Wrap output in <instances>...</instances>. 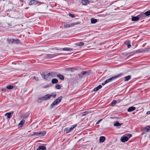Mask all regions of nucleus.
<instances>
[{
  "label": "nucleus",
  "mask_w": 150,
  "mask_h": 150,
  "mask_svg": "<svg viewBox=\"0 0 150 150\" xmlns=\"http://www.w3.org/2000/svg\"><path fill=\"white\" fill-rule=\"evenodd\" d=\"M122 74H118L117 75L115 76H112L109 79H106L105 81L104 82L105 83V84L108 83L109 82H111L112 81V80L117 78L118 77H119Z\"/></svg>",
  "instance_id": "1"
},
{
  "label": "nucleus",
  "mask_w": 150,
  "mask_h": 150,
  "mask_svg": "<svg viewBox=\"0 0 150 150\" xmlns=\"http://www.w3.org/2000/svg\"><path fill=\"white\" fill-rule=\"evenodd\" d=\"M76 126V124L72 126L70 128H66L64 129V131L66 132L67 133H68L69 132H71L72 130H73L74 128Z\"/></svg>",
  "instance_id": "2"
},
{
  "label": "nucleus",
  "mask_w": 150,
  "mask_h": 150,
  "mask_svg": "<svg viewBox=\"0 0 150 150\" xmlns=\"http://www.w3.org/2000/svg\"><path fill=\"white\" fill-rule=\"evenodd\" d=\"M38 3L42 4L43 3H42L35 0H31L30 1L29 4L30 5H31L33 4L36 5Z\"/></svg>",
  "instance_id": "3"
},
{
  "label": "nucleus",
  "mask_w": 150,
  "mask_h": 150,
  "mask_svg": "<svg viewBox=\"0 0 150 150\" xmlns=\"http://www.w3.org/2000/svg\"><path fill=\"white\" fill-rule=\"evenodd\" d=\"M129 139L128 137L126 136H123L121 137V140L123 142H127Z\"/></svg>",
  "instance_id": "4"
},
{
  "label": "nucleus",
  "mask_w": 150,
  "mask_h": 150,
  "mask_svg": "<svg viewBox=\"0 0 150 150\" xmlns=\"http://www.w3.org/2000/svg\"><path fill=\"white\" fill-rule=\"evenodd\" d=\"M13 111H11L10 112H7L5 114V116H7V118H10L12 117V116L13 115Z\"/></svg>",
  "instance_id": "5"
},
{
  "label": "nucleus",
  "mask_w": 150,
  "mask_h": 150,
  "mask_svg": "<svg viewBox=\"0 0 150 150\" xmlns=\"http://www.w3.org/2000/svg\"><path fill=\"white\" fill-rule=\"evenodd\" d=\"M42 97V98L44 100H47L50 98V94H46Z\"/></svg>",
  "instance_id": "6"
},
{
  "label": "nucleus",
  "mask_w": 150,
  "mask_h": 150,
  "mask_svg": "<svg viewBox=\"0 0 150 150\" xmlns=\"http://www.w3.org/2000/svg\"><path fill=\"white\" fill-rule=\"evenodd\" d=\"M41 75L42 76V77L45 80H47V79L48 77H49L48 75H47V74H45L44 72H42V73H40Z\"/></svg>",
  "instance_id": "7"
},
{
  "label": "nucleus",
  "mask_w": 150,
  "mask_h": 150,
  "mask_svg": "<svg viewBox=\"0 0 150 150\" xmlns=\"http://www.w3.org/2000/svg\"><path fill=\"white\" fill-rule=\"evenodd\" d=\"M46 134L45 131H42V132H38V136L39 137H42L44 136Z\"/></svg>",
  "instance_id": "8"
},
{
  "label": "nucleus",
  "mask_w": 150,
  "mask_h": 150,
  "mask_svg": "<svg viewBox=\"0 0 150 150\" xmlns=\"http://www.w3.org/2000/svg\"><path fill=\"white\" fill-rule=\"evenodd\" d=\"M55 56L54 54H46L45 57L47 59H50Z\"/></svg>",
  "instance_id": "9"
},
{
  "label": "nucleus",
  "mask_w": 150,
  "mask_h": 150,
  "mask_svg": "<svg viewBox=\"0 0 150 150\" xmlns=\"http://www.w3.org/2000/svg\"><path fill=\"white\" fill-rule=\"evenodd\" d=\"M59 50H62L64 51H71L73 50V49L69 47H65L62 49H60Z\"/></svg>",
  "instance_id": "10"
},
{
  "label": "nucleus",
  "mask_w": 150,
  "mask_h": 150,
  "mask_svg": "<svg viewBox=\"0 0 150 150\" xmlns=\"http://www.w3.org/2000/svg\"><path fill=\"white\" fill-rule=\"evenodd\" d=\"M139 19L138 15L136 16H132V20L133 21H138Z\"/></svg>",
  "instance_id": "11"
},
{
  "label": "nucleus",
  "mask_w": 150,
  "mask_h": 150,
  "mask_svg": "<svg viewBox=\"0 0 150 150\" xmlns=\"http://www.w3.org/2000/svg\"><path fill=\"white\" fill-rule=\"evenodd\" d=\"M136 109V107L134 106H131L129 108L127 111L128 112H131L134 110Z\"/></svg>",
  "instance_id": "12"
},
{
  "label": "nucleus",
  "mask_w": 150,
  "mask_h": 150,
  "mask_svg": "<svg viewBox=\"0 0 150 150\" xmlns=\"http://www.w3.org/2000/svg\"><path fill=\"white\" fill-rule=\"evenodd\" d=\"M46 148L45 146H38L36 150H46Z\"/></svg>",
  "instance_id": "13"
},
{
  "label": "nucleus",
  "mask_w": 150,
  "mask_h": 150,
  "mask_svg": "<svg viewBox=\"0 0 150 150\" xmlns=\"http://www.w3.org/2000/svg\"><path fill=\"white\" fill-rule=\"evenodd\" d=\"M11 40H12V42H11V43H15L17 44L20 43V41L18 39H16V40L13 39Z\"/></svg>",
  "instance_id": "14"
},
{
  "label": "nucleus",
  "mask_w": 150,
  "mask_h": 150,
  "mask_svg": "<svg viewBox=\"0 0 150 150\" xmlns=\"http://www.w3.org/2000/svg\"><path fill=\"white\" fill-rule=\"evenodd\" d=\"M82 3L83 5H86L89 3L88 0H81Z\"/></svg>",
  "instance_id": "15"
},
{
  "label": "nucleus",
  "mask_w": 150,
  "mask_h": 150,
  "mask_svg": "<svg viewBox=\"0 0 150 150\" xmlns=\"http://www.w3.org/2000/svg\"><path fill=\"white\" fill-rule=\"evenodd\" d=\"M71 26H72L71 23H66L64 24V28H68Z\"/></svg>",
  "instance_id": "16"
},
{
  "label": "nucleus",
  "mask_w": 150,
  "mask_h": 150,
  "mask_svg": "<svg viewBox=\"0 0 150 150\" xmlns=\"http://www.w3.org/2000/svg\"><path fill=\"white\" fill-rule=\"evenodd\" d=\"M138 16H139V18H144V17H146L145 14V13H141L139 14L138 15Z\"/></svg>",
  "instance_id": "17"
},
{
  "label": "nucleus",
  "mask_w": 150,
  "mask_h": 150,
  "mask_svg": "<svg viewBox=\"0 0 150 150\" xmlns=\"http://www.w3.org/2000/svg\"><path fill=\"white\" fill-rule=\"evenodd\" d=\"M58 103L55 100L50 105V108H53L54 106L57 105Z\"/></svg>",
  "instance_id": "18"
},
{
  "label": "nucleus",
  "mask_w": 150,
  "mask_h": 150,
  "mask_svg": "<svg viewBox=\"0 0 150 150\" xmlns=\"http://www.w3.org/2000/svg\"><path fill=\"white\" fill-rule=\"evenodd\" d=\"M102 86L101 85H99L97 87L93 89V91H97L98 90L101 88L102 87Z\"/></svg>",
  "instance_id": "19"
},
{
  "label": "nucleus",
  "mask_w": 150,
  "mask_h": 150,
  "mask_svg": "<svg viewBox=\"0 0 150 150\" xmlns=\"http://www.w3.org/2000/svg\"><path fill=\"white\" fill-rule=\"evenodd\" d=\"M105 140V138L104 136H101L100 138L99 141L100 143L103 142Z\"/></svg>",
  "instance_id": "20"
},
{
  "label": "nucleus",
  "mask_w": 150,
  "mask_h": 150,
  "mask_svg": "<svg viewBox=\"0 0 150 150\" xmlns=\"http://www.w3.org/2000/svg\"><path fill=\"white\" fill-rule=\"evenodd\" d=\"M130 41L128 40V41L125 42L126 44L127 45L128 48H130L131 47V45L130 44Z\"/></svg>",
  "instance_id": "21"
},
{
  "label": "nucleus",
  "mask_w": 150,
  "mask_h": 150,
  "mask_svg": "<svg viewBox=\"0 0 150 150\" xmlns=\"http://www.w3.org/2000/svg\"><path fill=\"white\" fill-rule=\"evenodd\" d=\"M62 97L61 96L59 97L58 98H57L56 100L55 101H56L58 103H60L61 101L62 100Z\"/></svg>",
  "instance_id": "22"
},
{
  "label": "nucleus",
  "mask_w": 150,
  "mask_h": 150,
  "mask_svg": "<svg viewBox=\"0 0 150 150\" xmlns=\"http://www.w3.org/2000/svg\"><path fill=\"white\" fill-rule=\"evenodd\" d=\"M146 130V132H150V126L148 125L144 127V130Z\"/></svg>",
  "instance_id": "23"
},
{
  "label": "nucleus",
  "mask_w": 150,
  "mask_h": 150,
  "mask_svg": "<svg viewBox=\"0 0 150 150\" xmlns=\"http://www.w3.org/2000/svg\"><path fill=\"white\" fill-rule=\"evenodd\" d=\"M58 80L56 79H53L52 80V82L53 84H55L57 83Z\"/></svg>",
  "instance_id": "24"
},
{
  "label": "nucleus",
  "mask_w": 150,
  "mask_h": 150,
  "mask_svg": "<svg viewBox=\"0 0 150 150\" xmlns=\"http://www.w3.org/2000/svg\"><path fill=\"white\" fill-rule=\"evenodd\" d=\"M57 74L56 72H51V77H55L56 76H57Z\"/></svg>",
  "instance_id": "25"
},
{
  "label": "nucleus",
  "mask_w": 150,
  "mask_h": 150,
  "mask_svg": "<svg viewBox=\"0 0 150 150\" xmlns=\"http://www.w3.org/2000/svg\"><path fill=\"white\" fill-rule=\"evenodd\" d=\"M57 76L59 78V79H61V80H63L64 79V78L63 76L61 74H58L57 75Z\"/></svg>",
  "instance_id": "26"
},
{
  "label": "nucleus",
  "mask_w": 150,
  "mask_h": 150,
  "mask_svg": "<svg viewBox=\"0 0 150 150\" xmlns=\"http://www.w3.org/2000/svg\"><path fill=\"white\" fill-rule=\"evenodd\" d=\"M97 21V20L96 19H95L94 18H91V22L92 23H96Z\"/></svg>",
  "instance_id": "27"
},
{
  "label": "nucleus",
  "mask_w": 150,
  "mask_h": 150,
  "mask_svg": "<svg viewBox=\"0 0 150 150\" xmlns=\"http://www.w3.org/2000/svg\"><path fill=\"white\" fill-rule=\"evenodd\" d=\"M131 78V77L130 76H128L125 77V81H128Z\"/></svg>",
  "instance_id": "28"
},
{
  "label": "nucleus",
  "mask_w": 150,
  "mask_h": 150,
  "mask_svg": "<svg viewBox=\"0 0 150 150\" xmlns=\"http://www.w3.org/2000/svg\"><path fill=\"white\" fill-rule=\"evenodd\" d=\"M84 45V43L83 42H78L76 44V46H82Z\"/></svg>",
  "instance_id": "29"
},
{
  "label": "nucleus",
  "mask_w": 150,
  "mask_h": 150,
  "mask_svg": "<svg viewBox=\"0 0 150 150\" xmlns=\"http://www.w3.org/2000/svg\"><path fill=\"white\" fill-rule=\"evenodd\" d=\"M25 122V120H21L20 122V123L19 124V125H21V127L22 126L23 124H24Z\"/></svg>",
  "instance_id": "30"
},
{
  "label": "nucleus",
  "mask_w": 150,
  "mask_h": 150,
  "mask_svg": "<svg viewBox=\"0 0 150 150\" xmlns=\"http://www.w3.org/2000/svg\"><path fill=\"white\" fill-rule=\"evenodd\" d=\"M138 52H139L138 51H133L132 52H128V53H127V55L131 54H134L135 53H138Z\"/></svg>",
  "instance_id": "31"
},
{
  "label": "nucleus",
  "mask_w": 150,
  "mask_h": 150,
  "mask_svg": "<svg viewBox=\"0 0 150 150\" xmlns=\"http://www.w3.org/2000/svg\"><path fill=\"white\" fill-rule=\"evenodd\" d=\"M144 13L146 16H150V10Z\"/></svg>",
  "instance_id": "32"
},
{
  "label": "nucleus",
  "mask_w": 150,
  "mask_h": 150,
  "mask_svg": "<svg viewBox=\"0 0 150 150\" xmlns=\"http://www.w3.org/2000/svg\"><path fill=\"white\" fill-rule=\"evenodd\" d=\"M149 49L148 48H146V49H143L141 51H138L139 52H145L146 51H149Z\"/></svg>",
  "instance_id": "33"
},
{
  "label": "nucleus",
  "mask_w": 150,
  "mask_h": 150,
  "mask_svg": "<svg viewBox=\"0 0 150 150\" xmlns=\"http://www.w3.org/2000/svg\"><path fill=\"white\" fill-rule=\"evenodd\" d=\"M50 98L51 96H52L54 98L56 96V94L55 93H52L51 95H50Z\"/></svg>",
  "instance_id": "34"
},
{
  "label": "nucleus",
  "mask_w": 150,
  "mask_h": 150,
  "mask_svg": "<svg viewBox=\"0 0 150 150\" xmlns=\"http://www.w3.org/2000/svg\"><path fill=\"white\" fill-rule=\"evenodd\" d=\"M121 125L118 122H116V123H115L114 124V126H119Z\"/></svg>",
  "instance_id": "35"
},
{
  "label": "nucleus",
  "mask_w": 150,
  "mask_h": 150,
  "mask_svg": "<svg viewBox=\"0 0 150 150\" xmlns=\"http://www.w3.org/2000/svg\"><path fill=\"white\" fill-rule=\"evenodd\" d=\"M13 88V86L11 85H8L7 86L6 88L8 89H11Z\"/></svg>",
  "instance_id": "36"
},
{
  "label": "nucleus",
  "mask_w": 150,
  "mask_h": 150,
  "mask_svg": "<svg viewBox=\"0 0 150 150\" xmlns=\"http://www.w3.org/2000/svg\"><path fill=\"white\" fill-rule=\"evenodd\" d=\"M117 101L116 100H113L111 103V105L112 106H114L117 103Z\"/></svg>",
  "instance_id": "37"
},
{
  "label": "nucleus",
  "mask_w": 150,
  "mask_h": 150,
  "mask_svg": "<svg viewBox=\"0 0 150 150\" xmlns=\"http://www.w3.org/2000/svg\"><path fill=\"white\" fill-rule=\"evenodd\" d=\"M42 98V97H41L38 99L37 100L38 102L41 103L42 101L43 100Z\"/></svg>",
  "instance_id": "38"
},
{
  "label": "nucleus",
  "mask_w": 150,
  "mask_h": 150,
  "mask_svg": "<svg viewBox=\"0 0 150 150\" xmlns=\"http://www.w3.org/2000/svg\"><path fill=\"white\" fill-rule=\"evenodd\" d=\"M69 15L70 17L72 18H74L75 17V16L74 15V14H71L70 13H69Z\"/></svg>",
  "instance_id": "39"
},
{
  "label": "nucleus",
  "mask_w": 150,
  "mask_h": 150,
  "mask_svg": "<svg viewBox=\"0 0 150 150\" xmlns=\"http://www.w3.org/2000/svg\"><path fill=\"white\" fill-rule=\"evenodd\" d=\"M56 88L57 89H59L60 88V85H58L57 84H56L55 86Z\"/></svg>",
  "instance_id": "40"
},
{
  "label": "nucleus",
  "mask_w": 150,
  "mask_h": 150,
  "mask_svg": "<svg viewBox=\"0 0 150 150\" xmlns=\"http://www.w3.org/2000/svg\"><path fill=\"white\" fill-rule=\"evenodd\" d=\"M79 23V22H75L73 23H71L72 26H74L75 25H78Z\"/></svg>",
  "instance_id": "41"
},
{
  "label": "nucleus",
  "mask_w": 150,
  "mask_h": 150,
  "mask_svg": "<svg viewBox=\"0 0 150 150\" xmlns=\"http://www.w3.org/2000/svg\"><path fill=\"white\" fill-rule=\"evenodd\" d=\"M87 72L86 71H82L81 73L83 75H84L87 73Z\"/></svg>",
  "instance_id": "42"
},
{
  "label": "nucleus",
  "mask_w": 150,
  "mask_h": 150,
  "mask_svg": "<svg viewBox=\"0 0 150 150\" xmlns=\"http://www.w3.org/2000/svg\"><path fill=\"white\" fill-rule=\"evenodd\" d=\"M34 79H35L36 81H38L39 80V78L38 77H36V76H34L33 78Z\"/></svg>",
  "instance_id": "43"
},
{
  "label": "nucleus",
  "mask_w": 150,
  "mask_h": 150,
  "mask_svg": "<svg viewBox=\"0 0 150 150\" xmlns=\"http://www.w3.org/2000/svg\"><path fill=\"white\" fill-rule=\"evenodd\" d=\"M88 113V112L87 111H86V112H83L82 113V115H83V116L87 114Z\"/></svg>",
  "instance_id": "44"
},
{
  "label": "nucleus",
  "mask_w": 150,
  "mask_h": 150,
  "mask_svg": "<svg viewBox=\"0 0 150 150\" xmlns=\"http://www.w3.org/2000/svg\"><path fill=\"white\" fill-rule=\"evenodd\" d=\"M32 136L36 135L38 136V132H35L31 135Z\"/></svg>",
  "instance_id": "45"
},
{
  "label": "nucleus",
  "mask_w": 150,
  "mask_h": 150,
  "mask_svg": "<svg viewBox=\"0 0 150 150\" xmlns=\"http://www.w3.org/2000/svg\"><path fill=\"white\" fill-rule=\"evenodd\" d=\"M132 135L131 134H127V137H128V138H129V139L131 137H132Z\"/></svg>",
  "instance_id": "46"
},
{
  "label": "nucleus",
  "mask_w": 150,
  "mask_h": 150,
  "mask_svg": "<svg viewBox=\"0 0 150 150\" xmlns=\"http://www.w3.org/2000/svg\"><path fill=\"white\" fill-rule=\"evenodd\" d=\"M90 35H84L82 37L83 38V39H84V38H86V37H88Z\"/></svg>",
  "instance_id": "47"
},
{
  "label": "nucleus",
  "mask_w": 150,
  "mask_h": 150,
  "mask_svg": "<svg viewBox=\"0 0 150 150\" xmlns=\"http://www.w3.org/2000/svg\"><path fill=\"white\" fill-rule=\"evenodd\" d=\"M101 120H102V119H100L99 120H98L96 123V124H98L99 123L100 121H101Z\"/></svg>",
  "instance_id": "48"
},
{
  "label": "nucleus",
  "mask_w": 150,
  "mask_h": 150,
  "mask_svg": "<svg viewBox=\"0 0 150 150\" xmlns=\"http://www.w3.org/2000/svg\"><path fill=\"white\" fill-rule=\"evenodd\" d=\"M51 73H49L47 74V75H48V77L50 76H51Z\"/></svg>",
  "instance_id": "49"
},
{
  "label": "nucleus",
  "mask_w": 150,
  "mask_h": 150,
  "mask_svg": "<svg viewBox=\"0 0 150 150\" xmlns=\"http://www.w3.org/2000/svg\"><path fill=\"white\" fill-rule=\"evenodd\" d=\"M13 39H8V42H12V40H13Z\"/></svg>",
  "instance_id": "50"
},
{
  "label": "nucleus",
  "mask_w": 150,
  "mask_h": 150,
  "mask_svg": "<svg viewBox=\"0 0 150 150\" xmlns=\"http://www.w3.org/2000/svg\"><path fill=\"white\" fill-rule=\"evenodd\" d=\"M146 114L147 115L150 114V111H148L146 113Z\"/></svg>",
  "instance_id": "51"
},
{
  "label": "nucleus",
  "mask_w": 150,
  "mask_h": 150,
  "mask_svg": "<svg viewBox=\"0 0 150 150\" xmlns=\"http://www.w3.org/2000/svg\"><path fill=\"white\" fill-rule=\"evenodd\" d=\"M6 90V88H3L2 89V91H5V90Z\"/></svg>",
  "instance_id": "52"
},
{
  "label": "nucleus",
  "mask_w": 150,
  "mask_h": 150,
  "mask_svg": "<svg viewBox=\"0 0 150 150\" xmlns=\"http://www.w3.org/2000/svg\"><path fill=\"white\" fill-rule=\"evenodd\" d=\"M105 84H105V83L104 82L103 83L101 84H102V85H103V86L104 85H105Z\"/></svg>",
  "instance_id": "53"
}]
</instances>
